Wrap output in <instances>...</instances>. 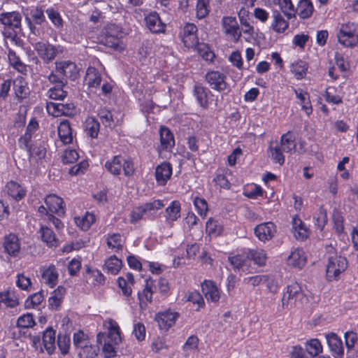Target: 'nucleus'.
<instances>
[{
    "mask_svg": "<svg viewBox=\"0 0 358 358\" xmlns=\"http://www.w3.org/2000/svg\"><path fill=\"white\" fill-rule=\"evenodd\" d=\"M274 3L278 5L280 11L285 15L287 20L296 17V10L291 0H274Z\"/></svg>",
    "mask_w": 358,
    "mask_h": 358,
    "instance_id": "30",
    "label": "nucleus"
},
{
    "mask_svg": "<svg viewBox=\"0 0 358 358\" xmlns=\"http://www.w3.org/2000/svg\"><path fill=\"white\" fill-rule=\"evenodd\" d=\"M249 259H252L255 264L262 266L266 264L267 255L262 249L250 250L248 252Z\"/></svg>",
    "mask_w": 358,
    "mask_h": 358,
    "instance_id": "44",
    "label": "nucleus"
},
{
    "mask_svg": "<svg viewBox=\"0 0 358 358\" xmlns=\"http://www.w3.org/2000/svg\"><path fill=\"white\" fill-rule=\"evenodd\" d=\"M179 36L188 48H193L198 45L197 28L192 23H187L180 29Z\"/></svg>",
    "mask_w": 358,
    "mask_h": 358,
    "instance_id": "6",
    "label": "nucleus"
},
{
    "mask_svg": "<svg viewBox=\"0 0 358 358\" xmlns=\"http://www.w3.org/2000/svg\"><path fill=\"white\" fill-rule=\"evenodd\" d=\"M307 352L311 357H315L323 351L321 342L317 338H311L305 343Z\"/></svg>",
    "mask_w": 358,
    "mask_h": 358,
    "instance_id": "36",
    "label": "nucleus"
},
{
    "mask_svg": "<svg viewBox=\"0 0 358 358\" xmlns=\"http://www.w3.org/2000/svg\"><path fill=\"white\" fill-rule=\"evenodd\" d=\"M306 259L305 252L301 248H296L287 257V264L292 267L301 268L306 264Z\"/></svg>",
    "mask_w": 358,
    "mask_h": 358,
    "instance_id": "23",
    "label": "nucleus"
},
{
    "mask_svg": "<svg viewBox=\"0 0 358 358\" xmlns=\"http://www.w3.org/2000/svg\"><path fill=\"white\" fill-rule=\"evenodd\" d=\"M178 317L179 314L178 313L167 310L159 313L156 315V320L160 329L166 330L175 324Z\"/></svg>",
    "mask_w": 358,
    "mask_h": 358,
    "instance_id": "13",
    "label": "nucleus"
},
{
    "mask_svg": "<svg viewBox=\"0 0 358 358\" xmlns=\"http://www.w3.org/2000/svg\"><path fill=\"white\" fill-rule=\"evenodd\" d=\"M3 34L4 36L6 43L8 44V43L11 44H14L16 46L20 47L22 45V41L17 36L15 31L5 29L3 31Z\"/></svg>",
    "mask_w": 358,
    "mask_h": 358,
    "instance_id": "60",
    "label": "nucleus"
},
{
    "mask_svg": "<svg viewBox=\"0 0 358 358\" xmlns=\"http://www.w3.org/2000/svg\"><path fill=\"white\" fill-rule=\"evenodd\" d=\"M99 122L93 117H88L85 122V131L87 136L96 138L99 132Z\"/></svg>",
    "mask_w": 358,
    "mask_h": 358,
    "instance_id": "35",
    "label": "nucleus"
},
{
    "mask_svg": "<svg viewBox=\"0 0 358 358\" xmlns=\"http://www.w3.org/2000/svg\"><path fill=\"white\" fill-rule=\"evenodd\" d=\"M13 90L15 95L19 99H23L27 94V83L22 77L15 78L13 81Z\"/></svg>",
    "mask_w": 358,
    "mask_h": 358,
    "instance_id": "48",
    "label": "nucleus"
},
{
    "mask_svg": "<svg viewBox=\"0 0 358 358\" xmlns=\"http://www.w3.org/2000/svg\"><path fill=\"white\" fill-rule=\"evenodd\" d=\"M43 346L49 355H52L55 350V331L48 328L43 334Z\"/></svg>",
    "mask_w": 358,
    "mask_h": 358,
    "instance_id": "27",
    "label": "nucleus"
},
{
    "mask_svg": "<svg viewBox=\"0 0 358 358\" xmlns=\"http://www.w3.org/2000/svg\"><path fill=\"white\" fill-rule=\"evenodd\" d=\"M146 218H148L146 210H145V208L143 205L134 208L130 213L131 223H136L141 219Z\"/></svg>",
    "mask_w": 358,
    "mask_h": 358,
    "instance_id": "59",
    "label": "nucleus"
},
{
    "mask_svg": "<svg viewBox=\"0 0 358 358\" xmlns=\"http://www.w3.org/2000/svg\"><path fill=\"white\" fill-rule=\"evenodd\" d=\"M124 243V239L120 234H113L107 238L108 246L115 251L122 250Z\"/></svg>",
    "mask_w": 358,
    "mask_h": 358,
    "instance_id": "53",
    "label": "nucleus"
},
{
    "mask_svg": "<svg viewBox=\"0 0 358 358\" xmlns=\"http://www.w3.org/2000/svg\"><path fill=\"white\" fill-rule=\"evenodd\" d=\"M58 136L64 144L71 143L73 141V135L70 123L68 120L62 121L58 127Z\"/></svg>",
    "mask_w": 358,
    "mask_h": 358,
    "instance_id": "26",
    "label": "nucleus"
},
{
    "mask_svg": "<svg viewBox=\"0 0 358 358\" xmlns=\"http://www.w3.org/2000/svg\"><path fill=\"white\" fill-rule=\"evenodd\" d=\"M29 152L30 162L37 163L38 160H41L45 157L46 148L41 144L35 145L29 149Z\"/></svg>",
    "mask_w": 358,
    "mask_h": 358,
    "instance_id": "41",
    "label": "nucleus"
},
{
    "mask_svg": "<svg viewBox=\"0 0 358 358\" xmlns=\"http://www.w3.org/2000/svg\"><path fill=\"white\" fill-rule=\"evenodd\" d=\"M122 266L121 259L116 256L113 255L106 259L104 263V270L112 275H116L120 271Z\"/></svg>",
    "mask_w": 358,
    "mask_h": 358,
    "instance_id": "34",
    "label": "nucleus"
},
{
    "mask_svg": "<svg viewBox=\"0 0 358 358\" xmlns=\"http://www.w3.org/2000/svg\"><path fill=\"white\" fill-rule=\"evenodd\" d=\"M227 76L219 71H210L206 75V81L214 90L222 92L229 88Z\"/></svg>",
    "mask_w": 358,
    "mask_h": 358,
    "instance_id": "7",
    "label": "nucleus"
},
{
    "mask_svg": "<svg viewBox=\"0 0 358 358\" xmlns=\"http://www.w3.org/2000/svg\"><path fill=\"white\" fill-rule=\"evenodd\" d=\"M327 252L328 254L327 278L329 281L337 280L348 267L347 259L343 256L338 255L331 245L327 247Z\"/></svg>",
    "mask_w": 358,
    "mask_h": 358,
    "instance_id": "2",
    "label": "nucleus"
},
{
    "mask_svg": "<svg viewBox=\"0 0 358 358\" xmlns=\"http://www.w3.org/2000/svg\"><path fill=\"white\" fill-rule=\"evenodd\" d=\"M152 287V282L147 280L143 291L138 294L139 306L142 310H145L148 303L152 302L153 294Z\"/></svg>",
    "mask_w": 358,
    "mask_h": 358,
    "instance_id": "24",
    "label": "nucleus"
},
{
    "mask_svg": "<svg viewBox=\"0 0 358 358\" xmlns=\"http://www.w3.org/2000/svg\"><path fill=\"white\" fill-rule=\"evenodd\" d=\"M209 90L201 86V85H196L194 87V94L196 98V100L202 108H207L208 105V93Z\"/></svg>",
    "mask_w": 358,
    "mask_h": 358,
    "instance_id": "39",
    "label": "nucleus"
},
{
    "mask_svg": "<svg viewBox=\"0 0 358 358\" xmlns=\"http://www.w3.org/2000/svg\"><path fill=\"white\" fill-rule=\"evenodd\" d=\"M45 13L57 29H62L63 27V20L60 13L53 8H48Z\"/></svg>",
    "mask_w": 358,
    "mask_h": 358,
    "instance_id": "55",
    "label": "nucleus"
},
{
    "mask_svg": "<svg viewBox=\"0 0 358 358\" xmlns=\"http://www.w3.org/2000/svg\"><path fill=\"white\" fill-rule=\"evenodd\" d=\"M48 80L54 85L66 86L67 83L66 80L60 73H57V71H52L48 76Z\"/></svg>",
    "mask_w": 358,
    "mask_h": 358,
    "instance_id": "64",
    "label": "nucleus"
},
{
    "mask_svg": "<svg viewBox=\"0 0 358 358\" xmlns=\"http://www.w3.org/2000/svg\"><path fill=\"white\" fill-rule=\"evenodd\" d=\"M338 42L344 47L358 45V23L348 22L342 24L336 34Z\"/></svg>",
    "mask_w": 358,
    "mask_h": 358,
    "instance_id": "3",
    "label": "nucleus"
},
{
    "mask_svg": "<svg viewBox=\"0 0 358 358\" xmlns=\"http://www.w3.org/2000/svg\"><path fill=\"white\" fill-rule=\"evenodd\" d=\"M210 12V0H196V15L198 19L206 17Z\"/></svg>",
    "mask_w": 358,
    "mask_h": 358,
    "instance_id": "51",
    "label": "nucleus"
},
{
    "mask_svg": "<svg viewBox=\"0 0 358 358\" xmlns=\"http://www.w3.org/2000/svg\"><path fill=\"white\" fill-rule=\"evenodd\" d=\"M85 81L89 87L96 88L101 82V76L97 69L89 67L87 70Z\"/></svg>",
    "mask_w": 358,
    "mask_h": 358,
    "instance_id": "32",
    "label": "nucleus"
},
{
    "mask_svg": "<svg viewBox=\"0 0 358 358\" xmlns=\"http://www.w3.org/2000/svg\"><path fill=\"white\" fill-rule=\"evenodd\" d=\"M275 233L276 227L272 222L262 223L255 228V236L262 242H266L272 239Z\"/></svg>",
    "mask_w": 358,
    "mask_h": 358,
    "instance_id": "10",
    "label": "nucleus"
},
{
    "mask_svg": "<svg viewBox=\"0 0 358 358\" xmlns=\"http://www.w3.org/2000/svg\"><path fill=\"white\" fill-rule=\"evenodd\" d=\"M313 220L316 227L319 230L322 231L327 222L326 210L324 208L320 207L315 214Z\"/></svg>",
    "mask_w": 358,
    "mask_h": 358,
    "instance_id": "54",
    "label": "nucleus"
},
{
    "mask_svg": "<svg viewBox=\"0 0 358 358\" xmlns=\"http://www.w3.org/2000/svg\"><path fill=\"white\" fill-rule=\"evenodd\" d=\"M45 204L51 213H55L59 216L65 214L63 199L55 194L47 196L45 199Z\"/></svg>",
    "mask_w": 358,
    "mask_h": 358,
    "instance_id": "12",
    "label": "nucleus"
},
{
    "mask_svg": "<svg viewBox=\"0 0 358 358\" xmlns=\"http://www.w3.org/2000/svg\"><path fill=\"white\" fill-rule=\"evenodd\" d=\"M201 291L208 301L217 303L220 299V289L212 280H204L201 283Z\"/></svg>",
    "mask_w": 358,
    "mask_h": 358,
    "instance_id": "11",
    "label": "nucleus"
},
{
    "mask_svg": "<svg viewBox=\"0 0 358 358\" xmlns=\"http://www.w3.org/2000/svg\"><path fill=\"white\" fill-rule=\"evenodd\" d=\"M65 86L54 85L46 93L48 97L54 100H63L67 96V92L64 89Z\"/></svg>",
    "mask_w": 358,
    "mask_h": 358,
    "instance_id": "50",
    "label": "nucleus"
},
{
    "mask_svg": "<svg viewBox=\"0 0 358 358\" xmlns=\"http://www.w3.org/2000/svg\"><path fill=\"white\" fill-rule=\"evenodd\" d=\"M229 261L234 270L247 272L250 266V262L248 252L245 254L237 255L229 257Z\"/></svg>",
    "mask_w": 358,
    "mask_h": 358,
    "instance_id": "20",
    "label": "nucleus"
},
{
    "mask_svg": "<svg viewBox=\"0 0 358 358\" xmlns=\"http://www.w3.org/2000/svg\"><path fill=\"white\" fill-rule=\"evenodd\" d=\"M40 234L42 241L49 248H56L59 245V240L56 238V236L53 231L48 227H45L43 224L41 225Z\"/></svg>",
    "mask_w": 358,
    "mask_h": 358,
    "instance_id": "25",
    "label": "nucleus"
},
{
    "mask_svg": "<svg viewBox=\"0 0 358 358\" xmlns=\"http://www.w3.org/2000/svg\"><path fill=\"white\" fill-rule=\"evenodd\" d=\"M197 50L200 56L205 60L208 62H213L215 54L213 52H212L209 47L204 43L196 45Z\"/></svg>",
    "mask_w": 358,
    "mask_h": 358,
    "instance_id": "63",
    "label": "nucleus"
},
{
    "mask_svg": "<svg viewBox=\"0 0 358 358\" xmlns=\"http://www.w3.org/2000/svg\"><path fill=\"white\" fill-rule=\"evenodd\" d=\"M298 10L299 17L302 19H306L311 16L314 10V7L310 0H299Z\"/></svg>",
    "mask_w": 358,
    "mask_h": 358,
    "instance_id": "43",
    "label": "nucleus"
},
{
    "mask_svg": "<svg viewBox=\"0 0 358 358\" xmlns=\"http://www.w3.org/2000/svg\"><path fill=\"white\" fill-rule=\"evenodd\" d=\"M329 351L334 358H343L344 347L341 338L334 332L325 334Z\"/></svg>",
    "mask_w": 358,
    "mask_h": 358,
    "instance_id": "9",
    "label": "nucleus"
},
{
    "mask_svg": "<svg viewBox=\"0 0 358 358\" xmlns=\"http://www.w3.org/2000/svg\"><path fill=\"white\" fill-rule=\"evenodd\" d=\"M121 34L120 27L115 24H108L103 30V43L108 47L117 49L120 46Z\"/></svg>",
    "mask_w": 358,
    "mask_h": 358,
    "instance_id": "8",
    "label": "nucleus"
},
{
    "mask_svg": "<svg viewBox=\"0 0 358 358\" xmlns=\"http://www.w3.org/2000/svg\"><path fill=\"white\" fill-rule=\"evenodd\" d=\"M94 222L95 215L88 212L81 217H75L76 224L84 231L89 229Z\"/></svg>",
    "mask_w": 358,
    "mask_h": 358,
    "instance_id": "40",
    "label": "nucleus"
},
{
    "mask_svg": "<svg viewBox=\"0 0 358 358\" xmlns=\"http://www.w3.org/2000/svg\"><path fill=\"white\" fill-rule=\"evenodd\" d=\"M194 206L197 211V213L203 218H205L208 210V203L206 201L199 196H196L193 200Z\"/></svg>",
    "mask_w": 358,
    "mask_h": 358,
    "instance_id": "56",
    "label": "nucleus"
},
{
    "mask_svg": "<svg viewBox=\"0 0 358 358\" xmlns=\"http://www.w3.org/2000/svg\"><path fill=\"white\" fill-rule=\"evenodd\" d=\"M57 73H60L66 80L67 78H73L77 73L76 64L71 61H61L55 62Z\"/></svg>",
    "mask_w": 358,
    "mask_h": 358,
    "instance_id": "22",
    "label": "nucleus"
},
{
    "mask_svg": "<svg viewBox=\"0 0 358 358\" xmlns=\"http://www.w3.org/2000/svg\"><path fill=\"white\" fill-rule=\"evenodd\" d=\"M294 92L297 99L300 100L302 109L306 112L307 115L312 113L313 108L308 94L301 89L294 90Z\"/></svg>",
    "mask_w": 358,
    "mask_h": 358,
    "instance_id": "38",
    "label": "nucleus"
},
{
    "mask_svg": "<svg viewBox=\"0 0 358 358\" xmlns=\"http://www.w3.org/2000/svg\"><path fill=\"white\" fill-rule=\"evenodd\" d=\"M271 18V28L273 31L278 34H282L288 29L289 20H285L279 10H273Z\"/></svg>",
    "mask_w": 358,
    "mask_h": 358,
    "instance_id": "17",
    "label": "nucleus"
},
{
    "mask_svg": "<svg viewBox=\"0 0 358 358\" xmlns=\"http://www.w3.org/2000/svg\"><path fill=\"white\" fill-rule=\"evenodd\" d=\"M103 324L108 333H99L96 336V341L101 347L104 357L111 358L115 356L116 346L122 341L120 329L117 322L112 319L106 320Z\"/></svg>",
    "mask_w": 358,
    "mask_h": 358,
    "instance_id": "1",
    "label": "nucleus"
},
{
    "mask_svg": "<svg viewBox=\"0 0 358 358\" xmlns=\"http://www.w3.org/2000/svg\"><path fill=\"white\" fill-rule=\"evenodd\" d=\"M268 279V275H255L252 276L246 277L243 279V282L244 284L255 287L264 282Z\"/></svg>",
    "mask_w": 358,
    "mask_h": 358,
    "instance_id": "57",
    "label": "nucleus"
},
{
    "mask_svg": "<svg viewBox=\"0 0 358 358\" xmlns=\"http://www.w3.org/2000/svg\"><path fill=\"white\" fill-rule=\"evenodd\" d=\"M91 343L87 334L82 331H78L73 334V345L76 350Z\"/></svg>",
    "mask_w": 358,
    "mask_h": 358,
    "instance_id": "61",
    "label": "nucleus"
},
{
    "mask_svg": "<svg viewBox=\"0 0 358 358\" xmlns=\"http://www.w3.org/2000/svg\"><path fill=\"white\" fill-rule=\"evenodd\" d=\"M123 161L124 157L120 155L114 156L106 162L104 166L111 174L117 176L121 173Z\"/></svg>",
    "mask_w": 358,
    "mask_h": 358,
    "instance_id": "29",
    "label": "nucleus"
},
{
    "mask_svg": "<svg viewBox=\"0 0 358 358\" xmlns=\"http://www.w3.org/2000/svg\"><path fill=\"white\" fill-rule=\"evenodd\" d=\"M21 15L18 12H8L0 13V22L5 26L14 29H18L21 25Z\"/></svg>",
    "mask_w": 358,
    "mask_h": 358,
    "instance_id": "19",
    "label": "nucleus"
},
{
    "mask_svg": "<svg viewBox=\"0 0 358 358\" xmlns=\"http://www.w3.org/2000/svg\"><path fill=\"white\" fill-rule=\"evenodd\" d=\"M303 296V293L301 285L298 282H292L287 285L286 291L282 297V305L288 308L289 306L295 305Z\"/></svg>",
    "mask_w": 358,
    "mask_h": 358,
    "instance_id": "4",
    "label": "nucleus"
},
{
    "mask_svg": "<svg viewBox=\"0 0 358 358\" xmlns=\"http://www.w3.org/2000/svg\"><path fill=\"white\" fill-rule=\"evenodd\" d=\"M282 148L275 143H271L269 146V155L275 163L282 165L285 162V157L282 152Z\"/></svg>",
    "mask_w": 358,
    "mask_h": 358,
    "instance_id": "47",
    "label": "nucleus"
},
{
    "mask_svg": "<svg viewBox=\"0 0 358 358\" xmlns=\"http://www.w3.org/2000/svg\"><path fill=\"white\" fill-rule=\"evenodd\" d=\"M180 203L178 201H172L166 208V220L169 223L176 221L180 217Z\"/></svg>",
    "mask_w": 358,
    "mask_h": 358,
    "instance_id": "33",
    "label": "nucleus"
},
{
    "mask_svg": "<svg viewBox=\"0 0 358 358\" xmlns=\"http://www.w3.org/2000/svg\"><path fill=\"white\" fill-rule=\"evenodd\" d=\"M159 134L161 149L171 150L175 145L174 138L171 131L166 127H162Z\"/></svg>",
    "mask_w": 358,
    "mask_h": 358,
    "instance_id": "28",
    "label": "nucleus"
},
{
    "mask_svg": "<svg viewBox=\"0 0 358 358\" xmlns=\"http://www.w3.org/2000/svg\"><path fill=\"white\" fill-rule=\"evenodd\" d=\"M222 24L225 34L230 35L235 41H238L240 38L241 34L239 31V26L236 17H224Z\"/></svg>",
    "mask_w": 358,
    "mask_h": 358,
    "instance_id": "15",
    "label": "nucleus"
},
{
    "mask_svg": "<svg viewBox=\"0 0 358 358\" xmlns=\"http://www.w3.org/2000/svg\"><path fill=\"white\" fill-rule=\"evenodd\" d=\"M172 175V167L170 163L163 162L155 169V178L159 185H165Z\"/></svg>",
    "mask_w": 358,
    "mask_h": 358,
    "instance_id": "18",
    "label": "nucleus"
},
{
    "mask_svg": "<svg viewBox=\"0 0 358 358\" xmlns=\"http://www.w3.org/2000/svg\"><path fill=\"white\" fill-rule=\"evenodd\" d=\"M65 292L66 290L63 287H58L57 289L52 292V296L49 299V306L52 308H57L63 299Z\"/></svg>",
    "mask_w": 358,
    "mask_h": 358,
    "instance_id": "52",
    "label": "nucleus"
},
{
    "mask_svg": "<svg viewBox=\"0 0 358 358\" xmlns=\"http://www.w3.org/2000/svg\"><path fill=\"white\" fill-rule=\"evenodd\" d=\"M145 21L146 27L152 33L159 34L164 32L166 24L162 22L157 12L149 13L145 17Z\"/></svg>",
    "mask_w": 358,
    "mask_h": 358,
    "instance_id": "14",
    "label": "nucleus"
},
{
    "mask_svg": "<svg viewBox=\"0 0 358 358\" xmlns=\"http://www.w3.org/2000/svg\"><path fill=\"white\" fill-rule=\"evenodd\" d=\"M35 325V321L31 313L20 316L17 321V327L20 328H31Z\"/></svg>",
    "mask_w": 358,
    "mask_h": 358,
    "instance_id": "62",
    "label": "nucleus"
},
{
    "mask_svg": "<svg viewBox=\"0 0 358 358\" xmlns=\"http://www.w3.org/2000/svg\"><path fill=\"white\" fill-rule=\"evenodd\" d=\"M7 187L8 194L15 200H20L25 196L24 189L14 181L8 182Z\"/></svg>",
    "mask_w": 358,
    "mask_h": 358,
    "instance_id": "45",
    "label": "nucleus"
},
{
    "mask_svg": "<svg viewBox=\"0 0 358 358\" xmlns=\"http://www.w3.org/2000/svg\"><path fill=\"white\" fill-rule=\"evenodd\" d=\"M8 58L10 64L17 71L20 73L27 71L26 65L22 63L20 57L16 55L15 52L10 48L8 49Z\"/></svg>",
    "mask_w": 358,
    "mask_h": 358,
    "instance_id": "46",
    "label": "nucleus"
},
{
    "mask_svg": "<svg viewBox=\"0 0 358 358\" xmlns=\"http://www.w3.org/2000/svg\"><path fill=\"white\" fill-rule=\"evenodd\" d=\"M99 348L91 343L77 350L79 358H97Z\"/></svg>",
    "mask_w": 358,
    "mask_h": 358,
    "instance_id": "42",
    "label": "nucleus"
},
{
    "mask_svg": "<svg viewBox=\"0 0 358 358\" xmlns=\"http://www.w3.org/2000/svg\"><path fill=\"white\" fill-rule=\"evenodd\" d=\"M306 64L303 61H298L292 65L291 71L298 80L301 79L306 75Z\"/></svg>",
    "mask_w": 358,
    "mask_h": 358,
    "instance_id": "58",
    "label": "nucleus"
},
{
    "mask_svg": "<svg viewBox=\"0 0 358 358\" xmlns=\"http://www.w3.org/2000/svg\"><path fill=\"white\" fill-rule=\"evenodd\" d=\"M41 280L45 285L50 287L56 285L58 281L59 273L55 265L51 264L48 266H43L41 268Z\"/></svg>",
    "mask_w": 358,
    "mask_h": 358,
    "instance_id": "16",
    "label": "nucleus"
},
{
    "mask_svg": "<svg viewBox=\"0 0 358 358\" xmlns=\"http://www.w3.org/2000/svg\"><path fill=\"white\" fill-rule=\"evenodd\" d=\"M280 142V147L284 152H290L296 148L294 136L289 131L282 136Z\"/></svg>",
    "mask_w": 358,
    "mask_h": 358,
    "instance_id": "49",
    "label": "nucleus"
},
{
    "mask_svg": "<svg viewBox=\"0 0 358 358\" xmlns=\"http://www.w3.org/2000/svg\"><path fill=\"white\" fill-rule=\"evenodd\" d=\"M3 248L9 255L16 257L20 251V241L18 237L13 234H10L6 236L3 241Z\"/></svg>",
    "mask_w": 358,
    "mask_h": 358,
    "instance_id": "21",
    "label": "nucleus"
},
{
    "mask_svg": "<svg viewBox=\"0 0 358 358\" xmlns=\"http://www.w3.org/2000/svg\"><path fill=\"white\" fill-rule=\"evenodd\" d=\"M292 232L296 239L303 240L308 236L309 231L301 220L294 217L292 220Z\"/></svg>",
    "mask_w": 358,
    "mask_h": 358,
    "instance_id": "31",
    "label": "nucleus"
},
{
    "mask_svg": "<svg viewBox=\"0 0 358 358\" xmlns=\"http://www.w3.org/2000/svg\"><path fill=\"white\" fill-rule=\"evenodd\" d=\"M145 210H146L147 217L148 219H154L156 213L164 206V201L157 199L150 202L143 204Z\"/></svg>",
    "mask_w": 358,
    "mask_h": 358,
    "instance_id": "37",
    "label": "nucleus"
},
{
    "mask_svg": "<svg viewBox=\"0 0 358 358\" xmlns=\"http://www.w3.org/2000/svg\"><path fill=\"white\" fill-rule=\"evenodd\" d=\"M38 56L46 63L52 61L58 54L62 52L61 46H55L48 43L38 42L34 46Z\"/></svg>",
    "mask_w": 358,
    "mask_h": 358,
    "instance_id": "5",
    "label": "nucleus"
}]
</instances>
